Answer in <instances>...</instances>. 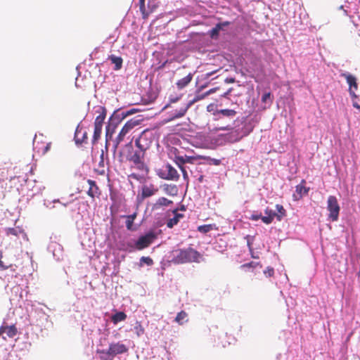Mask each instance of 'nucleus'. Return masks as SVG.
I'll list each match as a JSON object with an SVG mask.
<instances>
[{"label":"nucleus","instance_id":"f257e3e1","mask_svg":"<svg viewBox=\"0 0 360 360\" xmlns=\"http://www.w3.org/2000/svg\"><path fill=\"white\" fill-rule=\"evenodd\" d=\"M173 262L175 264L198 263L202 259V255L192 248L177 249L174 252Z\"/></svg>","mask_w":360,"mask_h":360},{"label":"nucleus","instance_id":"f03ea898","mask_svg":"<svg viewBox=\"0 0 360 360\" xmlns=\"http://www.w3.org/2000/svg\"><path fill=\"white\" fill-rule=\"evenodd\" d=\"M141 120L140 119L132 118L124 124L114 141V147L115 149L117 148L118 145L132 132L133 129L141 124Z\"/></svg>","mask_w":360,"mask_h":360},{"label":"nucleus","instance_id":"7ed1b4c3","mask_svg":"<svg viewBox=\"0 0 360 360\" xmlns=\"http://www.w3.org/2000/svg\"><path fill=\"white\" fill-rule=\"evenodd\" d=\"M153 141V134L148 129L144 130L135 141L138 149L146 151L150 148Z\"/></svg>","mask_w":360,"mask_h":360},{"label":"nucleus","instance_id":"20e7f679","mask_svg":"<svg viewBox=\"0 0 360 360\" xmlns=\"http://www.w3.org/2000/svg\"><path fill=\"white\" fill-rule=\"evenodd\" d=\"M127 147L131 148V152L127 156V159L132 162L139 169H143L144 167L143 158L146 151L141 149L134 150L131 143L127 145Z\"/></svg>","mask_w":360,"mask_h":360},{"label":"nucleus","instance_id":"39448f33","mask_svg":"<svg viewBox=\"0 0 360 360\" xmlns=\"http://www.w3.org/2000/svg\"><path fill=\"white\" fill-rule=\"evenodd\" d=\"M327 210L329 212L328 219L332 221H337L339 217L340 207L335 196L330 195L328 198Z\"/></svg>","mask_w":360,"mask_h":360},{"label":"nucleus","instance_id":"423d86ee","mask_svg":"<svg viewBox=\"0 0 360 360\" xmlns=\"http://www.w3.org/2000/svg\"><path fill=\"white\" fill-rule=\"evenodd\" d=\"M156 238V235L154 232L150 231L145 234L144 236H141L139 238V239L136 241L134 244V248L141 250L150 246V245L154 241Z\"/></svg>","mask_w":360,"mask_h":360},{"label":"nucleus","instance_id":"0eeeda50","mask_svg":"<svg viewBox=\"0 0 360 360\" xmlns=\"http://www.w3.org/2000/svg\"><path fill=\"white\" fill-rule=\"evenodd\" d=\"M158 176L162 179L176 181H178L180 177L177 170L170 164L165 165V170L159 172Z\"/></svg>","mask_w":360,"mask_h":360},{"label":"nucleus","instance_id":"6e6552de","mask_svg":"<svg viewBox=\"0 0 360 360\" xmlns=\"http://www.w3.org/2000/svg\"><path fill=\"white\" fill-rule=\"evenodd\" d=\"M128 351L127 347L121 342L111 343L107 351L102 350L98 352L100 354L111 355L112 356L117 354L126 353Z\"/></svg>","mask_w":360,"mask_h":360},{"label":"nucleus","instance_id":"1a4fd4ad","mask_svg":"<svg viewBox=\"0 0 360 360\" xmlns=\"http://www.w3.org/2000/svg\"><path fill=\"white\" fill-rule=\"evenodd\" d=\"M340 76L346 79L349 85V92L351 96L356 98L357 96L355 94V91L358 89L356 78L354 75L347 72H342L340 74Z\"/></svg>","mask_w":360,"mask_h":360},{"label":"nucleus","instance_id":"9d476101","mask_svg":"<svg viewBox=\"0 0 360 360\" xmlns=\"http://www.w3.org/2000/svg\"><path fill=\"white\" fill-rule=\"evenodd\" d=\"M309 191V188L306 186V181L302 179L301 182L295 186V193L292 195L294 200H300L303 195L308 193Z\"/></svg>","mask_w":360,"mask_h":360},{"label":"nucleus","instance_id":"9b49d317","mask_svg":"<svg viewBox=\"0 0 360 360\" xmlns=\"http://www.w3.org/2000/svg\"><path fill=\"white\" fill-rule=\"evenodd\" d=\"M159 189L153 184L143 185L141 188V198L142 200L150 198L158 193Z\"/></svg>","mask_w":360,"mask_h":360},{"label":"nucleus","instance_id":"f8f14e48","mask_svg":"<svg viewBox=\"0 0 360 360\" xmlns=\"http://www.w3.org/2000/svg\"><path fill=\"white\" fill-rule=\"evenodd\" d=\"M87 183L89 186V190L87 191V195L92 199H94L95 197H98L101 195V191L96 181L91 179H88Z\"/></svg>","mask_w":360,"mask_h":360},{"label":"nucleus","instance_id":"ddd939ff","mask_svg":"<svg viewBox=\"0 0 360 360\" xmlns=\"http://www.w3.org/2000/svg\"><path fill=\"white\" fill-rule=\"evenodd\" d=\"M6 333L9 338H13L18 333V329L15 325L1 326L0 327V335Z\"/></svg>","mask_w":360,"mask_h":360},{"label":"nucleus","instance_id":"4468645a","mask_svg":"<svg viewBox=\"0 0 360 360\" xmlns=\"http://www.w3.org/2000/svg\"><path fill=\"white\" fill-rule=\"evenodd\" d=\"M88 139L87 132L82 129H77L75 134V141L77 144L86 143Z\"/></svg>","mask_w":360,"mask_h":360},{"label":"nucleus","instance_id":"2eb2a0df","mask_svg":"<svg viewBox=\"0 0 360 360\" xmlns=\"http://www.w3.org/2000/svg\"><path fill=\"white\" fill-rule=\"evenodd\" d=\"M173 214H174V217L169 219L167 222V226L170 229L176 225L179 220L184 217L183 214L178 213V209L174 210Z\"/></svg>","mask_w":360,"mask_h":360},{"label":"nucleus","instance_id":"dca6fc26","mask_svg":"<svg viewBox=\"0 0 360 360\" xmlns=\"http://www.w3.org/2000/svg\"><path fill=\"white\" fill-rule=\"evenodd\" d=\"M229 25H230V22H229V21H225V22L217 24L216 26L214 27H213L210 31V37L212 39L217 38V37L219 35V33L220 30L223 28V27H226V26H228Z\"/></svg>","mask_w":360,"mask_h":360},{"label":"nucleus","instance_id":"f3484780","mask_svg":"<svg viewBox=\"0 0 360 360\" xmlns=\"http://www.w3.org/2000/svg\"><path fill=\"white\" fill-rule=\"evenodd\" d=\"M193 76V75L192 73H189L186 77L178 80L176 83L177 88L179 89L185 88L192 81Z\"/></svg>","mask_w":360,"mask_h":360},{"label":"nucleus","instance_id":"a211bd4d","mask_svg":"<svg viewBox=\"0 0 360 360\" xmlns=\"http://www.w3.org/2000/svg\"><path fill=\"white\" fill-rule=\"evenodd\" d=\"M173 202L165 197L159 198L153 205V209L158 210L162 207H168L172 205Z\"/></svg>","mask_w":360,"mask_h":360},{"label":"nucleus","instance_id":"6ab92c4d","mask_svg":"<svg viewBox=\"0 0 360 360\" xmlns=\"http://www.w3.org/2000/svg\"><path fill=\"white\" fill-rule=\"evenodd\" d=\"M163 190L166 194L172 196H175L178 193V188L174 184H165Z\"/></svg>","mask_w":360,"mask_h":360},{"label":"nucleus","instance_id":"aec40b11","mask_svg":"<svg viewBox=\"0 0 360 360\" xmlns=\"http://www.w3.org/2000/svg\"><path fill=\"white\" fill-rule=\"evenodd\" d=\"M109 60L115 65V70H119L122 68L123 60L121 57L111 55L109 56Z\"/></svg>","mask_w":360,"mask_h":360},{"label":"nucleus","instance_id":"412c9836","mask_svg":"<svg viewBox=\"0 0 360 360\" xmlns=\"http://www.w3.org/2000/svg\"><path fill=\"white\" fill-rule=\"evenodd\" d=\"M127 319V314L123 311L116 312L111 317V321L114 324L123 321Z\"/></svg>","mask_w":360,"mask_h":360},{"label":"nucleus","instance_id":"4be33fe9","mask_svg":"<svg viewBox=\"0 0 360 360\" xmlns=\"http://www.w3.org/2000/svg\"><path fill=\"white\" fill-rule=\"evenodd\" d=\"M191 106L189 105V104L186 103L183 107H181L179 110H176L172 118L176 119V118L182 117L183 116H184V115L186 114V112H187L188 109Z\"/></svg>","mask_w":360,"mask_h":360},{"label":"nucleus","instance_id":"5701e85b","mask_svg":"<svg viewBox=\"0 0 360 360\" xmlns=\"http://www.w3.org/2000/svg\"><path fill=\"white\" fill-rule=\"evenodd\" d=\"M105 112L103 110L101 112L95 119L94 121V127L103 128V124L104 123V120L105 119Z\"/></svg>","mask_w":360,"mask_h":360},{"label":"nucleus","instance_id":"b1692460","mask_svg":"<svg viewBox=\"0 0 360 360\" xmlns=\"http://www.w3.org/2000/svg\"><path fill=\"white\" fill-rule=\"evenodd\" d=\"M188 314L184 311H181L179 312L175 318V321L177 322L179 325H182L184 323L188 321L187 319Z\"/></svg>","mask_w":360,"mask_h":360},{"label":"nucleus","instance_id":"393cba45","mask_svg":"<svg viewBox=\"0 0 360 360\" xmlns=\"http://www.w3.org/2000/svg\"><path fill=\"white\" fill-rule=\"evenodd\" d=\"M216 115H222L226 117H234L236 115V112L234 110L231 109H222L217 110Z\"/></svg>","mask_w":360,"mask_h":360},{"label":"nucleus","instance_id":"a878e982","mask_svg":"<svg viewBox=\"0 0 360 360\" xmlns=\"http://www.w3.org/2000/svg\"><path fill=\"white\" fill-rule=\"evenodd\" d=\"M276 208L278 211V213H276V219L278 220V221H281V219L285 216L286 214V211L284 209L283 206L281 205H279V204H277L276 205Z\"/></svg>","mask_w":360,"mask_h":360},{"label":"nucleus","instance_id":"bb28decb","mask_svg":"<svg viewBox=\"0 0 360 360\" xmlns=\"http://www.w3.org/2000/svg\"><path fill=\"white\" fill-rule=\"evenodd\" d=\"M139 9L142 13L143 18L144 19L147 18L150 13L153 11V10H151L150 12L146 11L145 7V0H139Z\"/></svg>","mask_w":360,"mask_h":360},{"label":"nucleus","instance_id":"cd10ccee","mask_svg":"<svg viewBox=\"0 0 360 360\" xmlns=\"http://www.w3.org/2000/svg\"><path fill=\"white\" fill-rule=\"evenodd\" d=\"M134 330L138 337H140L141 335H142L145 331L143 327L142 326L141 322H139V321L136 322V324L134 327Z\"/></svg>","mask_w":360,"mask_h":360},{"label":"nucleus","instance_id":"c85d7f7f","mask_svg":"<svg viewBox=\"0 0 360 360\" xmlns=\"http://www.w3.org/2000/svg\"><path fill=\"white\" fill-rule=\"evenodd\" d=\"M213 224H205L198 227V231L202 233H207L213 229Z\"/></svg>","mask_w":360,"mask_h":360},{"label":"nucleus","instance_id":"c756f323","mask_svg":"<svg viewBox=\"0 0 360 360\" xmlns=\"http://www.w3.org/2000/svg\"><path fill=\"white\" fill-rule=\"evenodd\" d=\"M205 97L206 96L205 95V93L204 94L197 93L195 95L194 98L192 100H191L188 103L189 104L190 106H191L195 103L204 99Z\"/></svg>","mask_w":360,"mask_h":360},{"label":"nucleus","instance_id":"7c9ffc66","mask_svg":"<svg viewBox=\"0 0 360 360\" xmlns=\"http://www.w3.org/2000/svg\"><path fill=\"white\" fill-rule=\"evenodd\" d=\"M101 131H102L101 128L94 127V136H93V139H92V142L94 144L96 143L97 142V141L100 139Z\"/></svg>","mask_w":360,"mask_h":360},{"label":"nucleus","instance_id":"2f4dec72","mask_svg":"<svg viewBox=\"0 0 360 360\" xmlns=\"http://www.w3.org/2000/svg\"><path fill=\"white\" fill-rule=\"evenodd\" d=\"M134 249V245L130 243H122L120 245V250L123 251L131 252Z\"/></svg>","mask_w":360,"mask_h":360},{"label":"nucleus","instance_id":"473e14b6","mask_svg":"<svg viewBox=\"0 0 360 360\" xmlns=\"http://www.w3.org/2000/svg\"><path fill=\"white\" fill-rule=\"evenodd\" d=\"M143 264H146L148 266H152L153 264V261L150 257H141L140 259V266H142Z\"/></svg>","mask_w":360,"mask_h":360},{"label":"nucleus","instance_id":"72a5a7b5","mask_svg":"<svg viewBox=\"0 0 360 360\" xmlns=\"http://www.w3.org/2000/svg\"><path fill=\"white\" fill-rule=\"evenodd\" d=\"M262 103H269L271 104L273 102V98L271 97V94L270 92L265 93L262 97Z\"/></svg>","mask_w":360,"mask_h":360},{"label":"nucleus","instance_id":"f704fd0d","mask_svg":"<svg viewBox=\"0 0 360 360\" xmlns=\"http://www.w3.org/2000/svg\"><path fill=\"white\" fill-rule=\"evenodd\" d=\"M124 217L126 218L125 224H126V227H127V230H129V231L134 230V229L133 227L134 220L129 219V217H128L127 216H124Z\"/></svg>","mask_w":360,"mask_h":360},{"label":"nucleus","instance_id":"c9c22d12","mask_svg":"<svg viewBox=\"0 0 360 360\" xmlns=\"http://www.w3.org/2000/svg\"><path fill=\"white\" fill-rule=\"evenodd\" d=\"M174 162L178 165L179 168H181V167H184V157L176 156Z\"/></svg>","mask_w":360,"mask_h":360},{"label":"nucleus","instance_id":"e433bc0d","mask_svg":"<svg viewBox=\"0 0 360 360\" xmlns=\"http://www.w3.org/2000/svg\"><path fill=\"white\" fill-rule=\"evenodd\" d=\"M264 213L266 216L272 217L273 219H274V217H276V213L272 210L269 209V207L265 209Z\"/></svg>","mask_w":360,"mask_h":360},{"label":"nucleus","instance_id":"4c0bfd02","mask_svg":"<svg viewBox=\"0 0 360 360\" xmlns=\"http://www.w3.org/2000/svg\"><path fill=\"white\" fill-rule=\"evenodd\" d=\"M6 234L8 236L9 235H12V236H18V231L14 228H8L6 229Z\"/></svg>","mask_w":360,"mask_h":360},{"label":"nucleus","instance_id":"58836bf2","mask_svg":"<svg viewBox=\"0 0 360 360\" xmlns=\"http://www.w3.org/2000/svg\"><path fill=\"white\" fill-rule=\"evenodd\" d=\"M264 274L266 276L271 277L274 274V270L272 267H267L266 270H264Z\"/></svg>","mask_w":360,"mask_h":360},{"label":"nucleus","instance_id":"ea45409f","mask_svg":"<svg viewBox=\"0 0 360 360\" xmlns=\"http://www.w3.org/2000/svg\"><path fill=\"white\" fill-rule=\"evenodd\" d=\"M261 219L266 224H270L273 221V218L266 215L262 217Z\"/></svg>","mask_w":360,"mask_h":360},{"label":"nucleus","instance_id":"a19ab883","mask_svg":"<svg viewBox=\"0 0 360 360\" xmlns=\"http://www.w3.org/2000/svg\"><path fill=\"white\" fill-rule=\"evenodd\" d=\"M51 147V142L47 143L44 148H40L41 150V153L43 155L46 154L50 150Z\"/></svg>","mask_w":360,"mask_h":360},{"label":"nucleus","instance_id":"79ce46f5","mask_svg":"<svg viewBox=\"0 0 360 360\" xmlns=\"http://www.w3.org/2000/svg\"><path fill=\"white\" fill-rule=\"evenodd\" d=\"M180 170L182 172V175H183V179L186 181L187 182H188V173L185 169L184 167H181V168H179Z\"/></svg>","mask_w":360,"mask_h":360},{"label":"nucleus","instance_id":"37998d69","mask_svg":"<svg viewBox=\"0 0 360 360\" xmlns=\"http://www.w3.org/2000/svg\"><path fill=\"white\" fill-rule=\"evenodd\" d=\"M259 263H255L253 262L244 264L241 266L242 268H249V267H255L256 265H258Z\"/></svg>","mask_w":360,"mask_h":360},{"label":"nucleus","instance_id":"c03bdc74","mask_svg":"<svg viewBox=\"0 0 360 360\" xmlns=\"http://www.w3.org/2000/svg\"><path fill=\"white\" fill-rule=\"evenodd\" d=\"M2 258H3V253L1 252H0V266L4 269H7L8 266L5 265L2 261Z\"/></svg>","mask_w":360,"mask_h":360},{"label":"nucleus","instance_id":"a18cd8bd","mask_svg":"<svg viewBox=\"0 0 360 360\" xmlns=\"http://www.w3.org/2000/svg\"><path fill=\"white\" fill-rule=\"evenodd\" d=\"M218 89H219L218 87H216V88H213V89L208 90L207 91H206L205 93V96L207 97V96L216 92Z\"/></svg>","mask_w":360,"mask_h":360},{"label":"nucleus","instance_id":"49530a36","mask_svg":"<svg viewBox=\"0 0 360 360\" xmlns=\"http://www.w3.org/2000/svg\"><path fill=\"white\" fill-rule=\"evenodd\" d=\"M135 111V110H128L127 112H123L122 113V118H125L126 117H127L128 115H131L132 113H134V112Z\"/></svg>","mask_w":360,"mask_h":360},{"label":"nucleus","instance_id":"de8ad7c7","mask_svg":"<svg viewBox=\"0 0 360 360\" xmlns=\"http://www.w3.org/2000/svg\"><path fill=\"white\" fill-rule=\"evenodd\" d=\"M261 217H262L261 214H252V215H251L250 219L253 221H257L258 219H261Z\"/></svg>","mask_w":360,"mask_h":360},{"label":"nucleus","instance_id":"09e8293b","mask_svg":"<svg viewBox=\"0 0 360 360\" xmlns=\"http://www.w3.org/2000/svg\"><path fill=\"white\" fill-rule=\"evenodd\" d=\"M103 155H104L103 151H102L101 155V160L99 162V166L101 167H104Z\"/></svg>","mask_w":360,"mask_h":360},{"label":"nucleus","instance_id":"8fccbe9b","mask_svg":"<svg viewBox=\"0 0 360 360\" xmlns=\"http://www.w3.org/2000/svg\"><path fill=\"white\" fill-rule=\"evenodd\" d=\"M194 159V158L191 156H185L184 158V164L186 162H192V160Z\"/></svg>","mask_w":360,"mask_h":360},{"label":"nucleus","instance_id":"3c124183","mask_svg":"<svg viewBox=\"0 0 360 360\" xmlns=\"http://www.w3.org/2000/svg\"><path fill=\"white\" fill-rule=\"evenodd\" d=\"M95 171H96V173H98L100 175H103L105 174L104 167H102L101 169H96Z\"/></svg>","mask_w":360,"mask_h":360},{"label":"nucleus","instance_id":"603ef678","mask_svg":"<svg viewBox=\"0 0 360 360\" xmlns=\"http://www.w3.org/2000/svg\"><path fill=\"white\" fill-rule=\"evenodd\" d=\"M217 70H214V71H212V72H207L206 75H205V77L206 78H209L210 77H211L213 74H214Z\"/></svg>","mask_w":360,"mask_h":360},{"label":"nucleus","instance_id":"864d4df0","mask_svg":"<svg viewBox=\"0 0 360 360\" xmlns=\"http://www.w3.org/2000/svg\"><path fill=\"white\" fill-rule=\"evenodd\" d=\"M128 217H129V219H133L134 221V219H136V213H134L132 214H130V215H127Z\"/></svg>","mask_w":360,"mask_h":360},{"label":"nucleus","instance_id":"5fc2aeb1","mask_svg":"<svg viewBox=\"0 0 360 360\" xmlns=\"http://www.w3.org/2000/svg\"><path fill=\"white\" fill-rule=\"evenodd\" d=\"M353 106H354L355 108L358 109V110H359V112H360V105H359V104H358V103H356V102L354 101V102H353Z\"/></svg>","mask_w":360,"mask_h":360},{"label":"nucleus","instance_id":"6e6d98bb","mask_svg":"<svg viewBox=\"0 0 360 360\" xmlns=\"http://www.w3.org/2000/svg\"><path fill=\"white\" fill-rule=\"evenodd\" d=\"M101 359H103V360H108V356L109 355L108 354H101Z\"/></svg>","mask_w":360,"mask_h":360},{"label":"nucleus","instance_id":"4d7b16f0","mask_svg":"<svg viewBox=\"0 0 360 360\" xmlns=\"http://www.w3.org/2000/svg\"><path fill=\"white\" fill-rule=\"evenodd\" d=\"M226 82L227 83H233L235 82V79L234 78L226 79Z\"/></svg>","mask_w":360,"mask_h":360},{"label":"nucleus","instance_id":"13d9d810","mask_svg":"<svg viewBox=\"0 0 360 360\" xmlns=\"http://www.w3.org/2000/svg\"><path fill=\"white\" fill-rule=\"evenodd\" d=\"M214 164H215L216 165H218L219 164V160H214Z\"/></svg>","mask_w":360,"mask_h":360},{"label":"nucleus","instance_id":"bf43d9fd","mask_svg":"<svg viewBox=\"0 0 360 360\" xmlns=\"http://www.w3.org/2000/svg\"><path fill=\"white\" fill-rule=\"evenodd\" d=\"M180 210H183V211H185L186 210L185 206L184 205H181Z\"/></svg>","mask_w":360,"mask_h":360},{"label":"nucleus","instance_id":"052dcab7","mask_svg":"<svg viewBox=\"0 0 360 360\" xmlns=\"http://www.w3.org/2000/svg\"><path fill=\"white\" fill-rule=\"evenodd\" d=\"M221 130H226V129H229L228 127H221L220 128Z\"/></svg>","mask_w":360,"mask_h":360},{"label":"nucleus","instance_id":"680f3d73","mask_svg":"<svg viewBox=\"0 0 360 360\" xmlns=\"http://www.w3.org/2000/svg\"><path fill=\"white\" fill-rule=\"evenodd\" d=\"M109 129H107V136L108 135Z\"/></svg>","mask_w":360,"mask_h":360}]
</instances>
